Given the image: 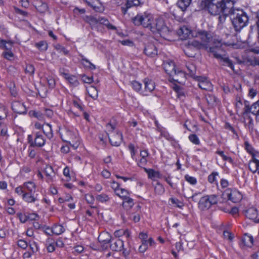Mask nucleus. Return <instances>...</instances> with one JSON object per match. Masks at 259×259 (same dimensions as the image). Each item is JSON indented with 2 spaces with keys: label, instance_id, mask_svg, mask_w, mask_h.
Wrapping results in <instances>:
<instances>
[{
  "label": "nucleus",
  "instance_id": "62",
  "mask_svg": "<svg viewBox=\"0 0 259 259\" xmlns=\"http://www.w3.org/2000/svg\"><path fill=\"white\" fill-rule=\"evenodd\" d=\"M41 230L45 232V234L48 235H52L53 234L52 229L48 226L46 225L42 226Z\"/></svg>",
  "mask_w": 259,
  "mask_h": 259
},
{
  "label": "nucleus",
  "instance_id": "57",
  "mask_svg": "<svg viewBox=\"0 0 259 259\" xmlns=\"http://www.w3.org/2000/svg\"><path fill=\"white\" fill-rule=\"evenodd\" d=\"M3 56L5 58L8 60H11L14 57V54L11 51V50L5 51L3 53Z\"/></svg>",
  "mask_w": 259,
  "mask_h": 259
},
{
  "label": "nucleus",
  "instance_id": "52",
  "mask_svg": "<svg viewBox=\"0 0 259 259\" xmlns=\"http://www.w3.org/2000/svg\"><path fill=\"white\" fill-rule=\"evenodd\" d=\"M70 84L74 87H76L79 84V82L77 80V77L74 75H71L70 77H69V79L68 80Z\"/></svg>",
  "mask_w": 259,
  "mask_h": 259
},
{
  "label": "nucleus",
  "instance_id": "12",
  "mask_svg": "<svg viewBox=\"0 0 259 259\" xmlns=\"http://www.w3.org/2000/svg\"><path fill=\"white\" fill-rule=\"evenodd\" d=\"M111 240L110 234L107 232L101 233L98 237V241L101 243L103 249H106L108 248V244Z\"/></svg>",
  "mask_w": 259,
  "mask_h": 259
},
{
  "label": "nucleus",
  "instance_id": "27",
  "mask_svg": "<svg viewBox=\"0 0 259 259\" xmlns=\"http://www.w3.org/2000/svg\"><path fill=\"white\" fill-rule=\"evenodd\" d=\"M144 171L147 174L149 179L154 180L155 178H160L161 174L158 171L151 168H144Z\"/></svg>",
  "mask_w": 259,
  "mask_h": 259
},
{
  "label": "nucleus",
  "instance_id": "5",
  "mask_svg": "<svg viewBox=\"0 0 259 259\" xmlns=\"http://www.w3.org/2000/svg\"><path fill=\"white\" fill-rule=\"evenodd\" d=\"M62 139L68 143L74 149H76L79 145L80 141L76 132H73L65 128L60 133Z\"/></svg>",
  "mask_w": 259,
  "mask_h": 259
},
{
  "label": "nucleus",
  "instance_id": "24",
  "mask_svg": "<svg viewBox=\"0 0 259 259\" xmlns=\"http://www.w3.org/2000/svg\"><path fill=\"white\" fill-rule=\"evenodd\" d=\"M177 33L181 39H185L189 36L191 30L187 27L184 26L178 30Z\"/></svg>",
  "mask_w": 259,
  "mask_h": 259
},
{
  "label": "nucleus",
  "instance_id": "36",
  "mask_svg": "<svg viewBox=\"0 0 259 259\" xmlns=\"http://www.w3.org/2000/svg\"><path fill=\"white\" fill-rule=\"evenodd\" d=\"M97 22L101 24L106 26L108 29H112V30L116 29L115 26H114L112 25L111 24H110L109 21H108V20H107L104 18H101V17L99 18L97 20Z\"/></svg>",
  "mask_w": 259,
  "mask_h": 259
},
{
  "label": "nucleus",
  "instance_id": "49",
  "mask_svg": "<svg viewBox=\"0 0 259 259\" xmlns=\"http://www.w3.org/2000/svg\"><path fill=\"white\" fill-rule=\"evenodd\" d=\"M189 140L193 144L195 145H199L200 143V141L197 137V136L195 134H191L189 136Z\"/></svg>",
  "mask_w": 259,
  "mask_h": 259
},
{
  "label": "nucleus",
  "instance_id": "7",
  "mask_svg": "<svg viewBox=\"0 0 259 259\" xmlns=\"http://www.w3.org/2000/svg\"><path fill=\"white\" fill-rule=\"evenodd\" d=\"M218 200V196L216 195L203 196L198 202V207L202 210L208 209L212 205L217 204Z\"/></svg>",
  "mask_w": 259,
  "mask_h": 259
},
{
  "label": "nucleus",
  "instance_id": "2",
  "mask_svg": "<svg viewBox=\"0 0 259 259\" xmlns=\"http://www.w3.org/2000/svg\"><path fill=\"white\" fill-rule=\"evenodd\" d=\"M204 3L205 8L213 15H229L233 8V3L229 0H205Z\"/></svg>",
  "mask_w": 259,
  "mask_h": 259
},
{
  "label": "nucleus",
  "instance_id": "18",
  "mask_svg": "<svg viewBox=\"0 0 259 259\" xmlns=\"http://www.w3.org/2000/svg\"><path fill=\"white\" fill-rule=\"evenodd\" d=\"M34 146L41 147L45 145L46 139L41 131L34 133Z\"/></svg>",
  "mask_w": 259,
  "mask_h": 259
},
{
  "label": "nucleus",
  "instance_id": "54",
  "mask_svg": "<svg viewBox=\"0 0 259 259\" xmlns=\"http://www.w3.org/2000/svg\"><path fill=\"white\" fill-rule=\"evenodd\" d=\"M17 245L19 247L23 249H26L28 246L27 242L23 239H19L18 240Z\"/></svg>",
  "mask_w": 259,
  "mask_h": 259
},
{
  "label": "nucleus",
  "instance_id": "21",
  "mask_svg": "<svg viewBox=\"0 0 259 259\" xmlns=\"http://www.w3.org/2000/svg\"><path fill=\"white\" fill-rule=\"evenodd\" d=\"M248 168L252 173L257 172L259 175V160L255 157H252L248 163Z\"/></svg>",
  "mask_w": 259,
  "mask_h": 259
},
{
  "label": "nucleus",
  "instance_id": "10",
  "mask_svg": "<svg viewBox=\"0 0 259 259\" xmlns=\"http://www.w3.org/2000/svg\"><path fill=\"white\" fill-rule=\"evenodd\" d=\"M225 194L233 203L239 202L242 199V194L236 189H227L225 191Z\"/></svg>",
  "mask_w": 259,
  "mask_h": 259
},
{
  "label": "nucleus",
  "instance_id": "37",
  "mask_svg": "<svg viewBox=\"0 0 259 259\" xmlns=\"http://www.w3.org/2000/svg\"><path fill=\"white\" fill-rule=\"evenodd\" d=\"M87 92L90 96L94 100H96L98 97V92L97 89L93 87L90 86L87 88Z\"/></svg>",
  "mask_w": 259,
  "mask_h": 259
},
{
  "label": "nucleus",
  "instance_id": "42",
  "mask_svg": "<svg viewBox=\"0 0 259 259\" xmlns=\"http://www.w3.org/2000/svg\"><path fill=\"white\" fill-rule=\"evenodd\" d=\"M157 128L158 131L160 133V136L161 137H163L168 140H170L172 139L169 133L166 131L165 129H164L162 127H160V126L157 125Z\"/></svg>",
  "mask_w": 259,
  "mask_h": 259
},
{
  "label": "nucleus",
  "instance_id": "38",
  "mask_svg": "<svg viewBox=\"0 0 259 259\" xmlns=\"http://www.w3.org/2000/svg\"><path fill=\"white\" fill-rule=\"evenodd\" d=\"M109 196L105 193H101L96 196V200L101 203H106L109 201Z\"/></svg>",
  "mask_w": 259,
  "mask_h": 259
},
{
  "label": "nucleus",
  "instance_id": "47",
  "mask_svg": "<svg viewBox=\"0 0 259 259\" xmlns=\"http://www.w3.org/2000/svg\"><path fill=\"white\" fill-rule=\"evenodd\" d=\"M155 192L159 195L162 194L164 192V188L159 182H157L154 188Z\"/></svg>",
  "mask_w": 259,
  "mask_h": 259
},
{
  "label": "nucleus",
  "instance_id": "43",
  "mask_svg": "<svg viewBox=\"0 0 259 259\" xmlns=\"http://www.w3.org/2000/svg\"><path fill=\"white\" fill-rule=\"evenodd\" d=\"M219 176V173L216 171L212 172L211 174H210L208 177V181L210 183H214L215 184H218V176Z\"/></svg>",
  "mask_w": 259,
  "mask_h": 259
},
{
  "label": "nucleus",
  "instance_id": "48",
  "mask_svg": "<svg viewBox=\"0 0 259 259\" xmlns=\"http://www.w3.org/2000/svg\"><path fill=\"white\" fill-rule=\"evenodd\" d=\"M206 100L209 104L213 105L216 102V97L211 94H208L206 96Z\"/></svg>",
  "mask_w": 259,
  "mask_h": 259
},
{
  "label": "nucleus",
  "instance_id": "4",
  "mask_svg": "<svg viewBox=\"0 0 259 259\" xmlns=\"http://www.w3.org/2000/svg\"><path fill=\"white\" fill-rule=\"evenodd\" d=\"M154 17L147 12L137 14L132 19L133 23L136 26H142L150 30Z\"/></svg>",
  "mask_w": 259,
  "mask_h": 259
},
{
  "label": "nucleus",
  "instance_id": "3",
  "mask_svg": "<svg viewBox=\"0 0 259 259\" xmlns=\"http://www.w3.org/2000/svg\"><path fill=\"white\" fill-rule=\"evenodd\" d=\"M230 17L236 31L239 32L248 23V17L243 10L233 8Z\"/></svg>",
  "mask_w": 259,
  "mask_h": 259
},
{
  "label": "nucleus",
  "instance_id": "51",
  "mask_svg": "<svg viewBox=\"0 0 259 259\" xmlns=\"http://www.w3.org/2000/svg\"><path fill=\"white\" fill-rule=\"evenodd\" d=\"M47 250L49 252H53L55 250V245L54 242H51L49 239L47 241Z\"/></svg>",
  "mask_w": 259,
  "mask_h": 259
},
{
  "label": "nucleus",
  "instance_id": "13",
  "mask_svg": "<svg viewBox=\"0 0 259 259\" xmlns=\"http://www.w3.org/2000/svg\"><path fill=\"white\" fill-rule=\"evenodd\" d=\"M109 140L111 144L113 146H118L122 142V135L119 132L116 133H107Z\"/></svg>",
  "mask_w": 259,
  "mask_h": 259
},
{
  "label": "nucleus",
  "instance_id": "61",
  "mask_svg": "<svg viewBox=\"0 0 259 259\" xmlns=\"http://www.w3.org/2000/svg\"><path fill=\"white\" fill-rule=\"evenodd\" d=\"M17 216L19 218L20 221L22 223H25L28 220L27 215L22 213H18Z\"/></svg>",
  "mask_w": 259,
  "mask_h": 259
},
{
  "label": "nucleus",
  "instance_id": "31",
  "mask_svg": "<svg viewBox=\"0 0 259 259\" xmlns=\"http://www.w3.org/2000/svg\"><path fill=\"white\" fill-rule=\"evenodd\" d=\"M122 205L124 209L126 210L130 209L134 205V200L130 197V196H129L124 199L122 200Z\"/></svg>",
  "mask_w": 259,
  "mask_h": 259
},
{
  "label": "nucleus",
  "instance_id": "6",
  "mask_svg": "<svg viewBox=\"0 0 259 259\" xmlns=\"http://www.w3.org/2000/svg\"><path fill=\"white\" fill-rule=\"evenodd\" d=\"M150 30L153 32H157L163 37L169 32L168 28L165 24L164 19L161 17L154 18Z\"/></svg>",
  "mask_w": 259,
  "mask_h": 259
},
{
  "label": "nucleus",
  "instance_id": "50",
  "mask_svg": "<svg viewBox=\"0 0 259 259\" xmlns=\"http://www.w3.org/2000/svg\"><path fill=\"white\" fill-rule=\"evenodd\" d=\"M185 179L187 182L192 185H196L197 182V179L195 177L190 176L188 175H185Z\"/></svg>",
  "mask_w": 259,
  "mask_h": 259
},
{
  "label": "nucleus",
  "instance_id": "1",
  "mask_svg": "<svg viewBox=\"0 0 259 259\" xmlns=\"http://www.w3.org/2000/svg\"><path fill=\"white\" fill-rule=\"evenodd\" d=\"M197 39L192 40V45L197 49H204L211 53L223 65L234 70L232 61L229 59L226 52L222 48L223 40L219 36L213 35L206 31H198L195 35Z\"/></svg>",
  "mask_w": 259,
  "mask_h": 259
},
{
  "label": "nucleus",
  "instance_id": "30",
  "mask_svg": "<svg viewBox=\"0 0 259 259\" xmlns=\"http://www.w3.org/2000/svg\"><path fill=\"white\" fill-rule=\"evenodd\" d=\"M191 1L192 0H178L177 5L184 12L189 7L191 3Z\"/></svg>",
  "mask_w": 259,
  "mask_h": 259
},
{
  "label": "nucleus",
  "instance_id": "11",
  "mask_svg": "<svg viewBox=\"0 0 259 259\" xmlns=\"http://www.w3.org/2000/svg\"><path fill=\"white\" fill-rule=\"evenodd\" d=\"M144 3L143 0H126L125 5L121 7L122 13L123 15H125L129 9L141 6Z\"/></svg>",
  "mask_w": 259,
  "mask_h": 259
},
{
  "label": "nucleus",
  "instance_id": "28",
  "mask_svg": "<svg viewBox=\"0 0 259 259\" xmlns=\"http://www.w3.org/2000/svg\"><path fill=\"white\" fill-rule=\"evenodd\" d=\"M41 132L42 133L43 135H45L49 139L53 137V131L50 124H43L42 130Z\"/></svg>",
  "mask_w": 259,
  "mask_h": 259
},
{
  "label": "nucleus",
  "instance_id": "17",
  "mask_svg": "<svg viewBox=\"0 0 259 259\" xmlns=\"http://www.w3.org/2000/svg\"><path fill=\"white\" fill-rule=\"evenodd\" d=\"M12 109L16 113L18 114H25L27 109L23 103L19 101H14L12 103Z\"/></svg>",
  "mask_w": 259,
  "mask_h": 259
},
{
  "label": "nucleus",
  "instance_id": "60",
  "mask_svg": "<svg viewBox=\"0 0 259 259\" xmlns=\"http://www.w3.org/2000/svg\"><path fill=\"white\" fill-rule=\"evenodd\" d=\"M15 192L18 194L19 195H21L22 197L23 196V194L25 193V191L24 190L23 185L22 186H20L16 188Z\"/></svg>",
  "mask_w": 259,
  "mask_h": 259
},
{
  "label": "nucleus",
  "instance_id": "22",
  "mask_svg": "<svg viewBox=\"0 0 259 259\" xmlns=\"http://www.w3.org/2000/svg\"><path fill=\"white\" fill-rule=\"evenodd\" d=\"M144 53L150 57H154L157 54V51L156 47L153 44H150L145 48Z\"/></svg>",
  "mask_w": 259,
  "mask_h": 259
},
{
  "label": "nucleus",
  "instance_id": "58",
  "mask_svg": "<svg viewBox=\"0 0 259 259\" xmlns=\"http://www.w3.org/2000/svg\"><path fill=\"white\" fill-rule=\"evenodd\" d=\"M111 187L113 190L114 193H115V191L119 190L121 188L119 187V184L116 182L115 181H111L110 182Z\"/></svg>",
  "mask_w": 259,
  "mask_h": 259
},
{
  "label": "nucleus",
  "instance_id": "46",
  "mask_svg": "<svg viewBox=\"0 0 259 259\" xmlns=\"http://www.w3.org/2000/svg\"><path fill=\"white\" fill-rule=\"evenodd\" d=\"M243 102L245 103V101H243V99L240 97H236L235 106L237 112L239 111L242 108L243 105Z\"/></svg>",
  "mask_w": 259,
  "mask_h": 259
},
{
  "label": "nucleus",
  "instance_id": "19",
  "mask_svg": "<svg viewBox=\"0 0 259 259\" xmlns=\"http://www.w3.org/2000/svg\"><path fill=\"white\" fill-rule=\"evenodd\" d=\"M110 245L111 250L119 251L123 249V241L120 239H112Z\"/></svg>",
  "mask_w": 259,
  "mask_h": 259
},
{
  "label": "nucleus",
  "instance_id": "39",
  "mask_svg": "<svg viewBox=\"0 0 259 259\" xmlns=\"http://www.w3.org/2000/svg\"><path fill=\"white\" fill-rule=\"evenodd\" d=\"M52 233L59 235L62 234L65 230L61 225H55L52 228Z\"/></svg>",
  "mask_w": 259,
  "mask_h": 259
},
{
  "label": "nucleus",
  "instance_id": "59",
  "mask_svg": "<svg viewBox=\"0 0 259 259\" xmlns=\"http://www.w3.org/2000/svg\"><path fill=\"white\" fill-rule=\"evenodd\" d=\"M33 116L40 120L44 119V114L40 111H33Z\"/></svg>",
  "mask_w": 259,
  "mask_h": 259
},
{
  "label": "nucleus",
  "instance_id": "34",
  "mask_svg": "<svg viewBox=\"0 0 259 259\" xmlns=\"http://www.w3.org/2000/svg\"><path fill=\"white\" fill-rule=\"evenodd\" d=\"M242 242L245 246L251 247L253 244V238L251 235L245 234L242 238Z\"/></svg>",
  "mask_w": 259,
  "mask_h": 259
},
{
  "label": "nucleus",
  "instance_id": "15",
  "mask_svg": "<svg viewBox=\"0 0 259 259\" xmlns=\"http://www.w3.org/2000/svg\"><path fill=\"white\" fill-rule=\"evenodd\" d=\"M245 216L256 223H259V214L257 209L254 207L248 208L245 211Z\"/></svg>",
  "mask_w": 259,
  "mask_h": 259
},
{
  "label": "nucleus",
  "instance_id": "53",
  "mask_svg": "<svg viewBox=\"0 0 259 259\" xmlns=\"http://www.w3.org/2000/svg\"><path fill=\"white\" fill-rule=\"evenodd\" d=\"M26 73L30 75L33 74L35 70L34 67L31 64H27L25 69Z\"/></svg>",
  "mask_w": 259,
  "mask_h": 259
},
{
  "label": "nucleus",
  "instance_id": "45",
  "mask_svg": "<svg viewBox=\"0 0 259 259\" xmlns=\"http://www.w3.org/2000/svg\"><path fill=\"white\" fill-rule=\"evenodd\" d=\"M35 47L40 51H45L47 50L48 45L46 41L42 40L37 42L35 45Z\"/></svg>",
  "mask_w": 259,
  "mask_h": 259
},
{
  "label": "nucleus",
  "instance_id": "63",
  "mask_svg": "<svg viewBox=\"0 0 259 259\" xmlns=\"http://www.w3.org/2000/svg\"><path fill=\"white\" fill-rule=\"evenodd\" d=\"M55 49L60 52H62L64 55L68 54V51L60 45H56L55 46Z\"/></svg>",
  "mask_w": 259,
  "mask_h": 259
},
{
  "label": "nucleus",
  "instance_id": "14",
  "mask_svg": "<svg viewBox=\"0 0 259 259\" xmlns=\"http://www.w3.org/2000/svg\"><path fill=\"white\" fill-rule=\"evenodd\" d=\"M144 83V89L141 91V95L143 96H148L149 94L152 92L155 89V83L151 79L147 78L143 80Z\"/></svg>",
  "mask_w": 259,
  "mask_h": 259
},
{
  "label": "nucleus",
  "instance_id": "55",
  "mask_svg": "<svg viewBox=\"0 0 259 259\" xmlns=\"http://www.w3.org/2000/svg\"><path fill=\"white\" fill-rule=\"evenodd\" d=\"M219 25H222L226 21V17L230 15H225V14H221L219 15Z\"/></svg>",
  "mask_w": 259,
  "mask_h": 259
},
{
  "label": "nucleus",
  "instance_id": "23",
  "mask_svg": "<svg viewBox=\"0 0 259 259\" xmlns=\"http://www.w3.org/2000/svg\"><path fill=\"white\" fill-rule=\"evenodd\" d=\"M155 242L152 238H149L147 241L142 242V244L139 246V250L140 252H145L148 248V246H153Z\"/></svg>",
  "mask_w": 259,
  "mask_h": 259
},
{
  "label": "nucleus",
  "instance_id": "9",
  "mask_svg": "<svg viewBox=\"0 0 259 259\" xmlns=\"http://www.w3.org/2000/svg\"><path fill=\"white\" fill-rule=\"evenodd\" d=\"M251 113L255 116V120L259 121V100L253 103L251 106L247 102H245V107L243 109V114Z\"/></svg>",
  "mask_w": 259,
  "mask_h": 259
},
{
  "label": "nucleus",
  "instance_id": "35",
  "mask_svg": "<svg viewBox=\"0 0 259 259\" xmlns=\"http://www.w3.org/2000/svg\"><path fill=\"white\" fill-rule=\"evenodd\" d=\"M115 194L122 200L130 196V193L127 190L121 188L119 190L115 191Z\"/></svg>",
  "mask_w": 259,
  "mask_h": 259
},
{
  "label": "nucleus",
  "instance_id": "25",
  "mask_svg": "<svg viewBox=\"0 0 259 259\" xmlns=\"http://www.w3.org/2000/svg\"><path fill=\"white\" fill-rule=\"evenodd\" d=\"M34 193L25 192L22 197L23 200L28 203L35 202L37 200V196L35 195Z\"/></svg>",
  "mask_w": 259,
  "mask_h": 259
},
{
  "label": "nucleus",
  "instance_id": "44",
  "mask_svg": "<svg viewBox=\"0 0 259 259\" xmlns=\"http://www.w3.org/2000/svg\"><path fill=\"white\" fill-rule=\"evenodd\" d=\"M245 148L246 150L250 154L252 155V157H254L255 156L256 153H258V152H256L255 150L253 149L251 145L249 144V143L246 141L244 143Z\"/></svg>",
  "mask_w": 259,
  "mask_h": 259
},
{
  "label": "nucleus",
  "instance_id": "64",
  "mask_svg": "<svg viewBox=\"0 0 259 259\" xmlns=\"http://www.w3.org/2000/svg\"><path fill=\"white\" fill-rule=\"evenodd\" d=\"M63 175L66 177L67 181H69L71 179L70 176V170L68 166H66L63 169Z\"/></svg>",
  "mask_w": 259,
  "mask_h": 259
},
{
  "label": "nucleus",
  "instance_id": "56",
  "mask_svg": "<svg viewBox=\"0 0 259 259\" xmlns=\"http://www.w3.org/2000/svg\"><path fill=\"white\" fill-rule=\"evenodd\" d=\"M128 150L130 151L131 157L133 159H135V155L136 151L135 150V146L133 144H130L128 146Z\"/></svg>",
  "mask_w": 259,
  "mask_h": 259
},
{
  "label": "nucleus",
  "instance_id": "8",
  "mask_svg": "<svg viewBox=\"0 0 259 259\" xmlns=\"http://www.w3.org/2000/svg\"><path fill=\"white\" fill-rule=\"evenodd\" d=\"M163 66L165 71L170 76H172L173 79L176 81H179L177 78L178 74L184 75V73L181 71L177 72L175 63L172 61L168 60L164 62Z\"/></svg>",
  "mask_w": 259,
  "mask_h": 259
},
{
  "label": "nucleus",
  "instance_id": "32",
  "mask_svg": "<svg viewBox=\"0 0 259 259\" xmlns=\"http://www.w3.org/2000/svg\"><path fill=\"white\" fill-rule=\"evenodd\" d=\"M81 57V63L86 68H88L91 70H95L96 66L92 64L89 60L85 58L82 55L80 54Z\"/></svg>",
  "mask_w": 259,
  "mask_h": 259
},
{
  "label": "nucleus",
  "instance_id": "20",
  "mask_svg": "<svg viewBox=\"0 0 259 259\" xmlns=\"http://www.w3.org/2000/svg\"><path fill=\"white\" fill-rule=\"evenodd\" d=\"M44 172L46 176V181L47 183H52L54 181L55 174L52 166L47 165L44 169Z\"/></svg>",
  "mask_w": 259,
  "mask_h": 259
},
{
  "label": "nucleus",
  "instance_id": "41",
  "mask_svg": "<svg viewBox=\"0 0 259 259\" xmlns=\"http://www.w3.org/2000/svg\"><path fill=\"white\" fill-rule=\"evenodd\" d=\"M13 43L10 41H7L5 40H0V48L5 49L6 51L11 50L12 48Z\"/></svg>",
  "mask_w": 259,
  "mask_h": 259
},
{
  "label": "nucleus",
  "instance_id": "26",
  "mask_svg": "<svg viewBox=\"0 0 259 259\" xmlns=\"http://www.w3.org/2000/svg\"><path fill=\"white\" fill-rule=\"evenodd\" d=\"M197 49L192 45V40L189 41L187 46H186L185 49H184V51L185 54L189 57H193L195 55V53L194 51V49Z\"/></svg>",
  "mask_w": 259,
  "mask_h": 259
},
{
  "label": "nucleus",
  "instance_id": "29",
  "mask_svg": "<svg viewBox=\"0 0 259 259\" xmlns=\"http://www.w3.org/2000/svg\"><path fill=\"white\" fill-rule=\"evenodd\" d=\"M24 190L27 192L35 193L36 190V185L32 181L25 182L23 184Z\"/></svg>",
  "mask_w": 259,
  "mask_h": 259
},
{
  "label": "nucleus",
  "instance_id": "33",
  "mask_svg": "<svg viewBox=\"0 0 259 259\" xmlns=\"http://www.w3.org/2000/svg\"><path fill=\"white\" fill-rule=\"evenodd\" d=\"M35 8L41 13H46L48 10V5L41 1H38L36 3Z\"/></svg>",
  "mask_w": 259,
  "mask_h": 259
},
{
  "label": "nucleus",
  "instance_id": "40",
  "mask_svg": "<svg viewBox=\"0 0 259 259\" xmlns=\"http://www.w3.org/2000/svg\"><path fill=\"white\" fill-rule=\"evenodd\" d=\"M131 85L134 91L141 94V91H143L142 84L136 80H133L131 82Z\"/></svg>",
  "mask_w": 259,
  "mask_h": 259
},
{
  "label": "nucleus",
  "instance_id": "16",
  "mask_svg": "<svg viewBox=\"0 0 259 259\" xmlns=\"http://www.w3.org/2000/svg\"><path fill=\"white\" fill-rule=\"evenodd\" d=\"M197 80L198 86L202 90L206 91L212 90L213 87L211 83L205 77L197 76Z\"/></svg>",
  "mask_w": 259,
  "mask_h": 259
}]
</instances>
